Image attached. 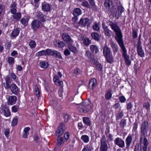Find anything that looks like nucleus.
Segmentation results:
<instances>
[{"instance_id": "nucleus-1", "label": "nucleus", "mask_w": 151, "mask_h": 151, "mask_svg": "<svg viewBox=\"0 0 151 151\" xmlns=\"http://www.w3.org/2000/svg\"><path fill=\"white\" fill-rule=\"evenodd\" d=\"M109 25L111 26V29L116 33L117 37H115V38L119 45L124 43L121 32L118 25L116 22L111 21H109Z\"/></svg>"}, {"instance_id": "nucleus-2", "label": "nucleus", "mask_w": 151, "mask_h": 151, "mask_svg": "<svg viewBox=\"0 0 151 151\" xmlns=\"http://www.w3.org/2000/svg\"><path fill=\"white\" fill-rule=\"evenodd\" d=\"M91 103L89 99H87L83 102L82 104L79 105L78 109L81 112L86 113L88 112L91 109L90 106Z\"/></svg>"}, {"instance_id": "nucleus-3", "label": "nucleus", "mask_w": 151, "mask_h": 151, "mask_svg": "<svg viewBox=\"0 0 151 151\" xmlns=\"http://www.w3.org/2000/svg\"><path fill=\"white\" fill-rule=\"evenodd\" d=\"M119 45L122 50V56L125 60L127 65L129 66L131 64V60L129 59V55L127 53V50L124 46V43L119 44Z\"/></svg>"}, {"instance_id": "nucleus-4", "label": "nucleus", "mask_w": 151, "mask_h": 151, "mask_svg": "<svg viewBox=\"0 0 151 151\" xmlns=\"http://www.w3.org/2000/svg\"><path fill=\"white\" fill-rule=\"evenodd\" d=\"M149 128V124L148 122L146 121H144L141 124L140 127V135L142 136L144 135H147V130Z\"/></svg>"}, {"instance_id": "nucleus-5", "label": "nucleus", "mask_w": 151, "mask_h": 151, "mask_svg": "<svg viewBox=\"0 0 151 151\" xmlns=\"http://www.w3.org/2000/svg\"><path fill=\"white\" fill-rule=\"evenodd\" d=\"M101 146L100 151H107L108 147L107 144V141L105 135H103L101 139Z\"/></svg>"}, {"instance_id": "nucleus-6", "label": "nucleus", "mask_w": 151, "mask_h": 151, "mask_svg": "<svg viewBox=\"0 0 151 151\" xmlns=\"http://www.w3.org/2000/svg\"><path fill=\"white\" fill-rule=\"evenodd\" d=\"M147 135H144L142 136V135H140V142L141 144L140 150H143V149L147 150V147L148 144V142L147 139L146 138Z\"/></svg>"}, {"instance_id": "nucleus-7", "label": "nucleus", "mask_w": 151, "mask_h": 151, "mask_svg": "<svg viewBox=\"0 0 151 151\" xmlns=\"http://www.w3.org/2000/svg\"><path fill=\"white\" fill-rule=\"evenodd\" d=\"M65 129V125L63 123H61L56 131V135L58 137L62 135Z\"/></svg>"}, {"instance_id": "nucleus-8", "label": "nucleus", "mask_w": 151, "mask_h": 151, "mask_svg": "<svg viewBox=\"0 0 151 151\" xmlns=\"http://www.w3.org/2000/svg\"><path fill=\"white\" fill-rule=\"evenodd\" d=\"M90 21L88 18H81L78 22L79 25L81 27H83L87 26V28H88V27L90 26Z\"/></svg>"}, {"instance_id": "nucleus-9", "label": "nucleus", "mask_w": 151, "mask_h": 151, "mask_svg": "<svg viewBox=\"0 0 151 151\" xmlns=\"http://www.w3.org/2000/svg\"><path fill=\"white\" fill-rule=\"evenodd\" d=\"M62 37L63 40L68 45L72 44L73 42L70 36L66 32L63 33Z\"/></svg>"}, {"instance_id": "nucleus-10", "label": "nucleus", "mask_w": 151, "mask_h": 151, "mask_svg": "<svg viewBox=\"0 0 151 151\" xmlns=\"http://www.w3.org/2000/svg\"><path fill=\"white\" fill-rule=\"evenodd\" d=\"M5 82L3 83V85L6 89L10 88L11 86L12 80L10 78V76L8 75L4 78Z\"/></svg>"}, {"instance_id": "nucleus-11", "label": "nucleus", "mask_w": 151, "mask_h": 151, "mask_svg": "<svg viewBox=\"0 0 151 151\" xmlns=\"http://www.w3.org/2000/svg\"><path fill=\"white\" fill-rule=\"evenodd\" d=\"M137 49L138 55L142 58L144 57L145 56V53L139 41L137 43Z\"/></svg>"}, {"instance_id": "nucleus-12", "label": "nucleus", "mask_w": 151, "mask_h": 151, "mask_svg": "<svg viewBox=\"0 0 151 151\" xmlns=\"http://www.w3.org/2000/svg\"><path fill=\"white\" fill-rule=\"evenodd\" d=\"M42 24L39 20H34L32 23V27L33 30H36L42 27Z\"/></svg>"}, {"instance_id": "nucleus-13", "label": "nucleus", "mask_w": 151, "mask_h": 151, "mask_svg": "<svg viewBox=\"0 0 151 151\" xmlns=\"http://www.w3.org/2000/svg\"><path fill=\"white\" fill-rule=\"evenodd\" d=\"M114 144L121 148L124 147V141L122 139L119 137H117L114 140Z\"/></svg>"}, {"instance_id": "nucleus-14", "label": "nucleus", "mask_w": 151, "mask_h": 151, "mask_svg": "<svg viewBox=\"0 0 151 151\" xmlns=\"http://www.w3.org/2000/svg\"><path fill=\"white\" fill-rule=\"evenodd\" d=\"M36 17L42 22L46 20V16L41 12H37L36 13Z\"/></svg>"}, {"instance_id": "nucleus-15", "label": "nucleus", "mask_w": 151, "mask_h": 151, "mask_svg": "<svg viewBox=\"0 0 151 151\" xmlns=\"http://www.w3.org/2000/svg\"><path fill=\"white\" fill-rule=\"evenodd\" d=\"M104 6L108 12H111V6L112 5V2L111 0H104Z\"/></svg>"}, {"instance_id": "nucleus-16", "label": "nucleus", "mask_w": 151, "mask_h": 151, "mask_svg": "<svg viewBox=\"0 0 151 151\" xmlns=\"http://www.w3.org/2000/svg\"><path fill=\"white\" fill-rule=\"evenodd\" d=\"M132 141V137L131 134H129L126 138L125 142L126 144V148L129 150Z\"/></svg>"}, {"instance_id": "nucleus-17", "label": "nucleus", "mask_w": 151, "mask_h": 151, "mask_svg": "<svg viewBox=\"0 0 151 151\" xmlns=\"http://www.w3.org/2000/svg\"><path fill=\"white\" fill-rule=\"evenodd\" d=\"M17 100V98L15 96H10L8 99V104L9 105H13L16 103Z\"/></svg>"}, {"instance_id": "nucleus-18", "label": "nucleus", "mask_w": 151, "mask_h": 151, "mask_svg": "<svg viewBox=\"0 0 151 151\" xmlns=\"http://www.w3.org/2000/svg\"><path fill=\"white\" fill-rule=\"evenodd\" d=\"M1 112L6 117L9 116L11 115L10 110L6 106L2 107L1 110Z\"/></svg>"}, {"instance_id": "nucleus-19", "label": "nucleus", "mask_w": 151, "mask_h": 151, "mask_svg": "<svg viewBox=\"0 0 151 151\" xmlns=\"http://www.w3.org/2000/svg\"><path fill=\"white\" fill-rule=\"evenodd\" d=\"M17 3L15 2H13L10 6V9L12 14L16 13L17 11Z\"/></svg>"}, {"instance_id": "nucleus-20", "label": "nucleus", "mask_w": 151, "mask_h": 151, "mask_svg": "<svg viewBox=\"0 0 151 151\" xmlns=\"http://www.w3.org/2000/svg\"><path fill=\"white\" fill-rule=\"evenodd\" d=\"M97 83L96 80L95 78H93L90 80L89 83V87L91 89H93L96 87Z\"/></svg>"}, {"instance_id": "nucleus-21", "label": "nucleus", "mask_w": 151, "mask_h": 151, "mask_svg": "<svg viewBox=\"0 0 151 151\" xmlns=\"http://www.w3.org/2000/svg\"><path fill=\"white\" fill-rule=\"evenodd\" d=\"M111 46L112 48L114 55H115L118 52V47L117 45L113 42H111Z\"/></svg>"}, {"instance_id": "nucleus-22", "label": "nucleus", "mask_w": 151, "mask_h": 151, "mask_svg": "<svg viewBox=\"0 0 151 151\" xmlns=\"http://www.w3.org/2000/svg\"><path fill=\"white\" fill-rule=\"evenodd\" d=\"M11 91L14 94H17L19 91V88L15 84H12L10 88Z\"/></svg>"}, {"instance_id": "nucleus-23", "label": "nucleus", "mask_w": 151, "mask_h": 151, "mask_svg": "<svg viewBox=\"0 0 151 151\" xmlns=\"http://www.w3.org/2000/svg\"><path fill=\"white\" fill-rule=\"evenodd\" d=\"M111 52L110 48L106 45H105L103 48V54L105 57L110 55Z\"/></svg>"}, {"instance_id": "nucleus-24", "label": "nucleus", "mask_w": 151, "mask_h": 151, "mask_svg": "<svg viewBox=\"0 0 151 151\" xmlns=\"http://www.w3.org/2000/svg\"><path fill=\"white\" fill-rule=\"evenodd\" d=\"M91 37L93 40L97 41L100 40L101 36L96 32H92L91 34Z\"/></svg>"}, {"instance_id": "nucleus-25", "label": "nucleus", "mask_w": 151, "mask_h": 151, "mask_svg": "<svg viewBox=\"0 0 151 151\" xmlns=\"http://www.w3.org/2000/svg\"><path fill=\"white\" fill-rule=\"evenodd\" d=\"M103 28L104 29L105 35L109 37H110L112 34V31L106 26L103 25Z\"/></svg>"}, {"instance_id": "nucleus-26", "label": "nucleus", "mask_w": 151, "mask_h": 151, "mask_svg": "<svg viewBox=\"0 0 151 151\" xmlns=\"http://www.w3.org/2000/svg\"><path fill=\"white\" fill-rule=\"evenodd\" d=\"M42 9L44 11H50L51 9L50 6L48 4H43L42 5Z\"/></svg>"}, {"instance_id": "nucleus-27", "label": "nucleus", "mask_w": 151, "mask_h": 151, "mask_svg": "<svg viewBox=\"0 0 151 151\" xmlns=\"http://www.w3.org/2000/svg\"><path fill=\"white\" fill-rule=\"evenodd\" d=\"M30 129V128L29 127H25L24 129L22 136L23 138H25L27 137L29 134V131Z\"/></svg>"}, {"instance_id": "nucleus-28", "label": "nucleus", "mask_w": 151, "mask_h": 151, "mask_svg": "<svg viewBox=\"0 0 151 151\" xmlns=\"http://www.w3.org/2000/svg\"><path fill=\"white\" fill-rule=\"evenodd\" d=\"M90 49L93 53L96 54L99 51L97 46L95 45H91L90 46Z\"/></svg>"}, {"instance_id": "nucleus-29", "label": "nucleus", "mask_w": 151, "mask_h": 151, "mask_svg": "<svg viewBox=\"0 0 151 151\" xmlns=\"http://www.w3.org/2000/svg\"><path fill=\"white\" fill-rule=\"evenodd\" d=\"M29 19V17H28L25 16L21 19L20 22L23 25L26 26L27 24Z\"/></svg>"}, {"instance_id": "nucleus-30", "label": "nucleus", "mask_w": 151, "mask_h": 151, "mask_svg": "<svg viewBox=\"0 0 151 151\" xmlns=\"http://www.w3.org/2000/svg\"><path fill=\"white\" fill-rule=\"evenodd\" d=\"M39 65L42 68L46 69L48 67L49 65L47 62L45 61H42L39 63Z\"/></svg>"}, {"instance_id": "nucleus-31", "label": "nucleus", "mask_w": 151, "mask_h": 151, "mask_svg": "<svg viewBox=\"0 0 151 151\" xmlns=\"http://www.w3.org/2000/svg\"><path fill=\"white\" fill-rule=\"evenodd\" d=\"M19 32V28H17L14 29L11 33L12 36L13 37H16L18 35Z\"/></svg>"}, {"instance_id": "nucleus-32", "label": "nucleus", "mask_w": 151, "mask_h": 151, "mask_svg": "<svg viewBox=\"0 0 151 151\" xmlns=\"http://www.w3.org/2000/svg\"><path fill=\"white\" fill-rule=\"evenodd\" d=\"M81 14V10L80 9L77 8L74 9L73 12V14L74 16H78L80 15Z\"/></svg>"}, {"instance_id": "nucleus-33", "label": "nucleus", "mask_w": 151, "mask_h": 151, "mask_svg": "<svg viewBox=\"0 0 151 151\" xmlns=\"http://www.w3.org/2000/svg\"><path fill=\"white\" fill-rule=\"evenodd\" d=\"M112 90L109 89L107 92L106 93L105 98L107 100H109L112 97Z\"/></svg>"}, {"instance_id": "nucleus-34", "label": "nucleus", "mask_w": 151, "mask_h": 151, "mask_svg": "<svg viewBox=\"0 0 151 151\" xmlns=\"http://www.w3.org/2000/svg\"><path fill=\"white\" fill-rule=\"evenodd\" d=\"M85 55L87 58L92 60H93V55L90 51L87 50L85 54Z\"/></svg>"}, {"instance_id": "nucleus-35", "label": "nucleus", "mask_w": 151, "mask_h": 151, "mask_svg": "<svg viewBox=\"0 0 151 151\" xmlns=\"http://www.w3.org/2000/svg\"><path fill=\"white\" fill-rule=\"evenodd\" d=\"M81 139L85 143L88 142L89 140V137L86 135H82L81 137Z\"/></svg>"}, {"instance_id": "nucleus-36", "label": "nucleus", "mask_w": 151, "mask_h": 151, "mask_svg": "<svg viewBox=\"0 0 151 151\" xmlns=\"http://www.w3.org/2000/svg\"><path fill=\"white\" fill-rule=\"evenodd\" d=\"M107 61L110 63H112L114 62V58L112 55H109L105 56Z\"/></svg>"}, {"instance_id": "nucleus-37", "label": "nucleus", "mask_w": 151, "mask_h": 151, "mask_svg": "<svg viewBox=\"0 0 151 151\" xmlns=\"http://www.w3.org/2000/svg\"><path fill=\"white\" fill-rule=\"evenodd\" d=\"M92 28L94 30L98 31L100 29V26L98 22H94Z\"/></svg>"}, {"instance_id": "nucleus-38", "label": "nucleus", "mask_w": 151, "mask_h": 151, "mask_svg": "<svg viewBox=\"0 0 151 151\" xmlns=\"http://www.w3.org/2000/svg\"><path fill=\"white\" fill-rule=\"evenodd\" d=\"M83 121L84 123L87 126H89L91 124L90 119L88 117H83Z\"/></svg>"}, {"instance_id": "nucleus-39", "label": "nucleus", "mask_w": 151, "mask_h": 151, "mask_svg": "<svg viewBox=\"0 0 151 151\" xmlns=\"http://www.w3.org/2000/svg\"><path fill=\"white\" fill-rule=\"evenodd\" d=\"M83 43L85 45L88 46L91 43V41L88 38L85 37L83 40Z\"/></svg>"}, {"instance_id": "nucleus-40", "label": "nucleus", "mask_w": 151, "mask_h": 151, "mask_svg": "<svg viewBox=\"0 0 151 151\" xmlns=\"http://www.w3.org/2000/svg\"><path fill=\"white\" fill-rule=\"evenodd\" d=\"M68 48L70 51L73 53H76L77 51L76 47L74 46L71 45V44L68 45Z\"/></svg>"}, {"instance_id": "nucleus-41", "label": "nucleus", "mask_w": 151, "mask_h": 151, "mask_svg": "<svg viewBox=\"0 0 151 151\" xmlns=\"http://www.w3.org/2000/svg\"><path fill=\"white\" fill-rule=\"evenodd\" d=\"M36 55L39 57L47 55L46 49V50H43L37 52L36 53Z\"/></svg>"}, {"instance_id": "nucleus-42", "label": "nucleus", "mask_w": 151, "mask_h": 151, "mask_svg": "<svg viewBox=\"0 0 151 151\" xmlns=\"http://www.w3.org/2000/svg\"><path fill=\"white\" fill-rule=\"evenodd\" d=\"M93 148L91 145H87L85 146L82 151H91Z\"/></svg>"}, {"instance_id": "nucleus-43", "label": "nucleus", "mask_w": 151, "mask_h": 151, "mask_svg": "<svg viewBox=\"0 0 151 151\" xmlns=\"http://www.w3.org/2000/svg\"><path fill=\"white\" fill-rule=\"evenodd\" d=\"M13 15L12 16L13 18L17 20H19L21 18V15L20 13H16L14 14H12Z\"/></svg>"}, {"instance_id": "nucleus-44", "label": "nucleus", "mask_w": 151, "mask_h": 151, "mask_svg": "<svg viewBox=\"0 0 151 151\" xmlns=\"http://www.w3.org/2000/svg\"><path fill=\"white\" fill-rule=\"evenodd\" d=\"M55 50L50 49H47V55L53 56L55 53Z\"/></svg>"}, {"instance_id": "nucleus-45", "label": "nucleus", "mask_w": 151, "mask_h": 151, "mask_svg": "<svg viewBox=\"0 0 151 151\" xmlns=\"http://www.w3.org/2000/svg\"><path fill=\"white\" fill-rule=\"evenodd\" d=\"M55 53H54V55L53 56L55 57V58H58L59 59H62L63 58L60 53L56 50H55Z\"/></svg>"}, {"instance_id": "nucleus-46", "label": "nucleus", "mask_w": 151, "mask_h": 151, "mask_svg": "<svg viewBox=\"0 0 151 151\" xmlns=\"http://www.w3.org/2000/svg\"><path fill=\"white\" fill-rule=\"evenodd\" d=\"M7 62L10 65H13L14 63V58L12 57H9L7 59Z\"/></svg>"}, {"instance_id": "nucleus-47", "label": "nucleus", "mask_w": 151, "mask_h": 151, "mask_svg": "<svg viewBox=\"0 0 151 151\" xmlns=\"http://www.w3.org/2000/svg\"><path fill=\"white\" fill-rule=\"evenodd\" d=\"M57 141L58 144L60 145H63L64 143L63 138L62 137H60V136L58 137Z\"/></svg>"}, {"instance_id": "nucleus-48", "label": "nucleus", "mask_w": 151, "mask_h": 151, "mask_svg": "<svg viewBox=\"0 0 151 151\" xmlns=\"http://www.w3.org/2000/svg\"><path fill=\"white\" fill-rule=\"evenodd\" d=\"M57 46L58 47L63 48L65 45V44L63 42L59 40L57 41Z\"/></svg>"}, {"instance_id": "nucleus-49", "label": "nucleus", "mask_w": 151, "mask_h": 151, "mask_svg": "<svg viewBox=\"0 0 151 151\" xmlns=\"http://www.w3.org/2000/svg\"><path fill=\"white\" fill-rule=\"evenodd\" d=\"M29 45L31 48H34L36 46V42L32 40L30 41L29 44Z\"/></svg>"}, {"instance_id": "nucleus-50", "label": "nucleus", "mask_w": 151, "mask_h": 151, "mask_svg": "<svg viewBox=\"0 0 151 151\" xmlns=\"http://www.w3.org/2000/svg\"><path fill=\"white\" fill-rule=\"evenodd\" d=\"M123 114L122 111L118 112L116 114V119L119 120L123 116Z\"/></svg>"}, {"instance_id": "nucleus-51", "label": "nucleus", "mask_w": 151, "mask_h": 151, "mask_svg": "<svg viewBox=\"0 0 151 151\" xmlns=\"http://www.w3.org/2000/svg\"><path fill=\"white\" fill-rule=\"evenodd\" d=\"M96 68L100 71H101L102 69V66L101 64L99 63H96Z\"/></svg>"}, {"instance_id": "nucleus-52", "label": "nucleus", "mask_w": 151, "mask_h": 151, "mask_svg": "<svg viewBox=\"0 0 151 151\" xmlns=\"http://www.w3.org/2000/svg\"><path fill=\"white\" fill-rule=\"evenodd\" d=\"M18 121V119L16 117L13 119L12 121L11 125L12 127H14L17 125Z\"/></svg>"}, {"instance_id": "nucleus-53", "label": "nucleus", "mask_w": 151, "mask_h": 151, "mask_svg": "<svg viewBox=\"0 0 151 151\" xmlns=\"http://www.w3.org/2000/svg\"><path fill=\"white\" fill-rule=\"evenodd\" d=\"M35 93L37 97L40 96V92L39 89L38 87H36L35 89Z\"/></svg>"}, {"instance_id": "nucleus-54", "label": "nucleus", "mask_w": 151, "mask_h": 151, "mask_svg": "<svg viewBox=\"0 0 151 151\" xmlns=\"http://www.w3.org/2000/svg\"><path fill=\"white\" fill-rule=\"evenodd\" d=\"M19 106L16 105H14L12 108V111L13 112H17Z\"/></svg>"}, {"instance_id": "nucleus-55", "label": "nucleus", "mask_w": 151, "mask_h": 151, "mask_svg": "<svg viewBox=\"0 0 151 151\" xmlns=\"http://www.w3.org/2000/svg\"><path fill=\"white\" fill-rule=\"evenodd\" d=\"M117 10L122 14L124 11V9L122 6L120 5L118 7Z\"/></svg>"}, {"instance_id": "nucleus-56", "label": "nucleus", "mask_w": 151, "mask_h": 151, "mask_svg": "<svg viewBox=\"0 0 151 151\" xmlns=\"http://www.w3.org/2000/svg\"><path fill=\"white\" fill-rule=\"evenodd\" d=\"M113 107L115 109L120 110L121 108L120 105L119 103L115 104L113 106Z\"/></svg>"}, {"instance_id": "nucleus-57", "label": "nucleus", "mask_w": 151, "mask_h": 151, "mask_svg": "<svg viewBox=\"0 0 151 151\" xmlns=\"http://www.w3.org/2000/svg\"><path fill=\"white\" fill-rule=\"evenodd\" d=\"M114 14L115 17L116 19H118L120 17L122 14L117 10L115 13Z\"/></svg>"}, {"instance_id": "nucleus-58", "label": "nucleus", "mask_w": 151, "mask_h": 151, "mask_svg": "<svg viewBox=\"0 0 151 151\" xmlns=\"http://www.w3.org/2000/svg\"><path fill=\"white\" fill-rule=\"evenodd\" d=\"M9 130L8 129H5L4 132V134L6 137H8L9 133Z\"/></svg>"}, {"instance_id": "nucleus-59", "label": "nucleus", "mask_w": 151, "mask_h": 151, "mask_svg": "<svg viewBox=\"0 0 151 151\" xmlns=\"http://www.w3.org/2000/svg\"><path fill=\"white\" fill-rule=\"evenodd\" d=\"M126 124V122L124 120H122L120 123V125L121 127L123 128Z\"/></svg>"}, {"instance_id": "nucleus-60", "label": "nucleus", "mask_w": 151, "mask_h": 151, "mask_svg": "<svg viewBox=\"0 0 151 151\" xmlns=\"http://www.w3.org/2000/svg\"><path fill=\"white\" fill-rule=\"evenodd\" d=\"M120 101L122 103H124L126 101V99L123 96H121L119 98Z\"/></svg>"}, {"instance_id": "nucleus-61", "label": "nucleus", "mask_w": 151, "mask_h": 151, "mask_svg": "<svg viewBox=\"0 0 151 151\" xmlns=\"http://www.w3.org/2000/svg\"><path fill=\"white\" fill-rule=\"evenodd\" d=\"M64 54L65 56L68 55L70 54V52L68 49H66L64 51Z\"/></svg>"}, {"instance_id": "nucleus-62", "label": "nucleus", "mask_w": 151, "mask_h": 151, "mask_svg": "<svg viewBox=\"0 0 151 151\" xmlns=\"http://www.w3.org/2000/svg\"><path fill=\"white\" fill-rule=\"evenodd\" d=\"M60 78L59 77V76H57V75L54 76L53 78V81L55 83L57 81L59 80H60L59 78Z\"/></svg>"}, {"instance_id": "nucleus-63", "label": "nucleus", "mask_w": 151, "mask_h": 151, "mask_svg": "<svg viewBox=\"0 0 151 151\" xmlns=\"http://www.w3.org/2000/svg\"><path fill=\"white\" fill-rule=\"evenodd\" d=\"M63 82L62 81H60V80L56 81L55 83L57 86H61L63 84Z\"/></svg>"}, {"instance_id": "nucleus-64", "label": "nucleus", "mask_w": 151, "mask_h": 151, "mask_svg": "<svg viewBox=\"0 0 151 151\" xmlns=\"http://www.w3.org/2000/svg\"><path fill=\"white\" fill-rule=\"evenodd\" d=\"M81 70H80L78 68H75L74 70V73L76 74H78L80 73Z\"/></svg>"}]
</instances>
